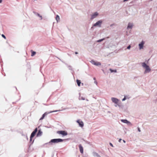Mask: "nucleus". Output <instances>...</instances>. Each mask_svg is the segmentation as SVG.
Instances as JSON below:
<instances>
[{"label": "nucleus", "instance_id": "obj_13", "mask_svg": "<svg viewBox=\"0 0 157 157\" xmlns=\"http://www.w3.org/2000/svg\"><path fill=\"white\" fill-rule=\"evenodd\" d=\"M133 26V24L131 23H128L127 29H132Z\"/></svg>", "mask_w": 157, "mask_h": 157}, {"label": "nucleus", "instance_id": "obj_38", "mask_svg": "<svg viewBox=\"0 0 157 157\" xmlns=\"http://www.w3.org/2000/svg\"><path fill=\"white\" fill-rule=\"evenodd\" d=\"M123 141L124 143H125L126 142L124 140H123Z\"/></svg>", "mask_w": 157, "mask_h": 157}, {"label": "nucleus", "instance_id": "obj_24", "mask_svg": "<svg viewBox=\"0 0 157 157\" xmlns=\"http://www.w3.org/2000/svg\"><path fill=\"white\" fill-rule=\"evenodd\" d=\"M105 40V38H103V39H100V40H98L97 42H101L102 41H103V40Z\"/></svg>", "mask_w": 157, "mask_h": 157}, {"label": "nucleus", "instance_id": "obj_42", "mask_svg": "<svg viewBox=\"0 0 157 157\" xmlns=\"http://www.w3.org/2000/svg\"><path fill=\"white\" fill-rule=\"evenodd\" d=\"M94 80H95V79H96V78H94Z\"/></svg>", "mask_w": 157, "mask_h": 157}, {"label": "nucleus", "instance_id": "obj_12", "mask_svg": "<svg viewBox=\"0 0 157 157\" xmlns=\"http://www.w3.org/2000/svg\"><path fill=\"white\" fill-rule=\"evenodd\" d=\"M37 128H36L34 131L32 133L30 136H31V138H33L35 135L37 131Z\"/></svg>", "mask_w": 157, "mask_h": 157}, {"label": "nucleus", "instance_id": "obj_30", "mask_svg": "<svg viewBox=\"0 0 157 157\" xmlns=\"http://www.w3.org/2000/svg\"><path fill=\"white\" fill-rule=\"evenodd\" d=\"M68 67L69 70H71V66H69Z\"/></svg>", "mask_w": 157, "mask_h": 157}, {"label": "nucleus", "instance_id": "obj_40", "mask_svg": "<svg viewBox=\"0 0 157 157\" xmlns=\"http://www.w3.org/2000/svg\"><path fill=\"white\" fill-rule=\"evenodd\" d=\"M86 100L87 101H89L87 99H86Z\"/></svg>", "mask_w": 157, "mask_h": 157}, {"label": "nucleus", "instance_id": "obj_6", "mask_svg": "<svg viewBox=\"0 0 157 157\" xmlns=\"http://www.w3.org/2000/svg\"><path fill=\"white\" fill-rule=\"evenodd\" d=\"M59 111L58 110H55L54 111H51L50 112L47 113V112H45V113L44 114H43L42 117L40 118V120H43L44 117L45 116L47 115L48 114L52 113L54 112H56L57 111Z\"/></svg>", "mask_w": 157, "mask_h": 157}, {"label": "nucleus", "instance_id": "obj_2", "mask_svg": "<svg viewBox=\"0 0 157 157\" xmlns=\"http://www.w3.org/2000/svg\"><path fill=\"white\" fill-rule=\"evenodd\" d=\"M141 65L143 68L145 69L144 73V74L150 72L151 71V69L149 66L147 65L145 63L143 62L142 63Z\"/></svg>", "mask_w": 157, "mask_h": 157}, {"label": "nucleus", "instance_id": "obj_5", "mask_svg": "<svg viewBox=\"0 0 157 157\" xmlns=\"http://www.w3.org/2000/svg\"><path fill=\"white\" fill-rule=\"evenodd\" d=\"M111 99L112 101L116 104H117L119 102V100L116 98L112 97Z\"/></svg>", "mask_w": 157, "mask_h": 157}, {"label": "nucleus", "instance_id": "obj_10", "mask_svg": "<svg viewBox=\"0 0 157 157\" xmlns=\"http://www.w3.org/2000/svg\"><path fill=\"white\" fill-rule=\"evenodd\" d=\"M76 122L78 123L79 126L81 127H82L84 126L83 122L80 120H78Z\"/></svg>", "mask_w": 157, "mask_h": 157}, {"label": "nucleus", "instance_id": "obj_43", "mask_svg": "<svg viewBox=\"0 0 157 157\" xmlns=\"http://www.w3.org/2000/svg\"><path fill=\"white\" fill-rule=\"evenodd\" d=\"M108 112L110 113V112L109 111H108Z\"/></svg>", "mask_w": 157, "mask_h": 157}, {"label": "nucleus", "instance_id": "obj_33", "mask_svg": "<svg viewBox=\"0 0 157 157\" xmlns=\"http://www.w3.org/2000/svg\"><path fill=\"white\" fill-rule=\"evenodd\" d=\"M122 139H120L119 140V142H121V140Z\"/></svg>", "mask_w": 157, "mask_h": 157}, {"label": "nucleus", "instance_id": "obj_8", "mask_svg": "<svg viewBox=\"0 0 157 157\" xmlns=\"http://www.w3.org/2000/svg\"><path fill=\"white\" fill-rule=\"evenodd\" d=\"M57 133L58 134H61L64 136H66L67 135V132L64 131H57Z\"/></svg>", "mask_w": 157, "mask_h": 157}, {"label": "nucleus", "instance_id": "obj_23", "mask_svg": "<svg viewBox=\"0 0 157 157\" xmlns=\"http://www.w3.org/2000/svg\"><path fill=\"white\" fill-rule=\"evenodd\" d=\"M109 70L111 73L113 72H116L117 71L116 70H113L111 68L109 69Z\"/></svg>", "mask_w": 157, "mask_h": 157}, {"label": "nucleus", "instance_id": "obj_26", "mask_svg": "<svg viewBox=\"0 0 157 157\" xmlns=\"http://www.w3.org/2000/svg\"><path fill=\"white\" fill-rule=\"evenodd\" d=\"M131 47V45H129V46H128L127 48V49H130V48Z\"/></svg>", "mask_w": 157, "mask_h": 157}, {"label": "nucleus", "instance_id": "obj_25", "mask_svg": "<svg viewBox=\"0 0 157 157\" xmlns=\"http://www.w3.org/2000/svg\"><path fill=\"white\" fill-rule=\"evenodd\" d=\"M127 98H128V97H126L125 96H124V98L122 99V101H124L125 100H126Z\"/></svg>", "mask_w": 157, "mask_h": 157}, {"label": "nucleus", "instance_id": "obj_11", "mask_svg": "<svg viewBox=\"0 0 157 157\" xmlns=\"http://www.w3.org/2000/svg\"><path fill=\"white\" fill-rule=\"evenodd\" d=\"M144 42L143 41H142L139 44V48L140 50H141L143 48L144 45Z\"/></svg>", "mask_w": 157, "mask_h": 157}, {"label": "nucleus", "instance_id": "obj_39", "mask_svg": "<svg viewBox=\"0 0 157 157\" xmlns=\"http://www.w3.org/2000/svg\"><path fill=\"white\" fill-rule=\"evenodd\" d=\"M2 2V0H0V3H1Z\"/></svg>", "mask_w": 157, "mask_h": 157}, {"label": "nucleus", "instance_id": "obj_19", "mask_svg": "<svg viewBox=\"0 0 157 157\" xmlns=\"http://www.w3.org/2000/svg\"><path fill=\"white\" fill-rule=\"evenodd\" d=\"M76 82L77 83L78 85V86H80V84L81 83L80 80L77 79L76 80Z\"/></svg>", "mask_w": 157, "mask_h": 157}, {"label": "nucleus", "instance_id": "obj_9", "mask_svg": "<svg viewBox=\"0 0 157 157\" xmlns=\"http://www.w3.org/2000/svg\"><path fill=\"white\" fill-rule=\"evenodd\" d=\"M90 62L93 64L95 66H98L101 65V63L99 62H96L93 60L90 61Z\"/></svg>", "mask_w": 157, "mask_h": 157}, {"label": "nucleus", "instance_id": "obj_32", "mask_svg": "<svg viewBox=\"0 0 157 157\" xmlns=\"http://www.w3.org/2000/svg\"><path fill=\"white\" fill-rule=\"evenodd\" d=\"M114 25V24H111L110 25V26L111 27H112Z\"/></svg>", "mask_w": 157, "mask_h": 157}, {"label": "nucleus", "instance_id": "obj_36", "mask_svg": "<svg viewBox=\"0 0 157 157\" xmlns=\"http://www.w3.org/2000/svg\"><path fill=\"white\" fill-rule=\"evenodd\" d=\"M115 106L116 107H117V106H118V105L117 104H116L115 105Z\"/></svg>", "mask_w": 157, "mask_h": 157}, {"label": "nucleus", "instance_id": "obj_7", "mask_svg": "<svg viewBox=\"0 0 157 157\" xmlns=\"http://www.w3.org/2000/svg\"><path fill=\"white\" fill-rule=\"evenodd\" d=\"M121 121L124 123L127 124L128 125L130 126H132V125L131 123L129 121H128L127 120L121 119Z\"/></svg>", "mask_w": 157, "mask_h": 157}, {"label": "nucleus", "instance_id": "obj_35", "mask_svg": "<svg viewBox=\"0 0 157 157\" xmlns=\"http://www.w3.org/2000/svg\"><path fill=\"white\" fill-rule=\"evenodd\" d=\"M94 83L95 84H97V82L96 81H95L94 82Z\"/></svg>", "mask_w": 157, "mask_h": 157}, {"label": "nucleus", "instance_id": "obj_28", "mask_svg": "<svg viewBox=\"0 0 157 157\" xmlns=\"http://www.w3.org/2000/svg\"><path fill=\"white\" fill-rule=\"evenodd\" d=\"M33 138H31V136H30V142H31L32 141Z\"/></svg>", "mask_w": 157, "mask_h": 157}, {"label": "nucleus", "instance_id": "obj_3", "mask_svg": "<svg viewBox=\"0 0 157 157\" xmlns=\"http://www.w3.org/2000/svg\"><path fill=\"white\" fill-rule=\"evenodd\" d=\"M102 22L103 21L101 20L98 21L93 25V26L91 27V28L92 29L94 27L99 28L101 27V26Z\"/></svg>", "mask_w": 157, "mask_h": 157}, {"label": "nucleus", "instance_id": "obj_37", "mask_svg": "<svg viewBox=\"0 0 157 157\" xmlns=\"http://www.w3.org/2000/svg\"><path fill=\"white\" fill-rule=\"evenodd\" d=\"M78 53L77 52H75V54H78Z\"/></svg>", "mask_w": 157, "mask_h": 157}, {"label": "nucleus", "instance_id": "obj_31", "mask_svg": "<svg viewBox=\"0 0 157 157\" xmlns=\"http://www.w3.org/2000/svg\"><path fill=\"white\" fill-rule=\"evenodd\" d=\"M138 130L139 132H141L140 129L139 128H138Z\"/></svg>", "mask_w": 157, "mask_h": 157}, {"label": "nucleus", "instance_id": "obj_22", "mask_svg": "<svg viewBox=\"0 0 157 157\" xmlns=\"http://www.w3.org/2000/svg\"><path fill=\"white\" fill-rule=\"evenodd\" d=\"M79 100H85V99L83 97H82L80 95L79 97Z\"/></svg>", "mask_w": 157, "mask_h": 157}, {"label": "nucleus", "instance_id": "obj_18", "mask_svg": "<svg viewBox=\"0 0 157 157\" xmlns=\"http://www.w3.org/2000/svg\"><path fill=\"white\" fill-rule=\"evenodd\" d=\"M93 155L95 157H101L96 152H94Z\"/></svg>", "mask_w": 157, "mask_h": 157}, {"label": "nucleus", "instance_id": "obj_29", "mask_svg": "<svg viewBox=\"0 0 157 157\" xmlns=\"http://www.w3.org/2000/svg\"><path fill=\"white\" fill-rule=\"evenodd\" d=\"M109 145H110L112 147H113V144H112L111 143H109Z\"/></svg>", "mask_w": 157, "mask_h": 157}, {"label": "nucleus", "instance_id": "obj_20", "mask_svg": "<svg viewBox=\"0 0 157 157\" xmlns=\"http://www.w3.org/2000/svg\"><path fill=\"white\" fill-rule=\"evenodd\" d=\"M31 56H34L36 54V52H34V51H33L32 50H31Z\"/></svg>", "mask_w": 157, "mask_h": 157}, {"label": "nucleus", "instance_id": "obj_17", "mask_svg": "<svg viewBox=\"0 0 157 157\" xmlns=\"http://www.w3.org/2000/svg\"><path fill=\"white\" fill-rule=\"evenodd\" d=\"M33 13L35 14L36 15V16H38L39 17H40V20H42V16L40 15V14L38 13H36V12H33Z\"/></svg>", "mask_w": 157, "mask_h": 157}, {"label": "nucleus", "instance_id": "obj_4", "mask_svg": "<svg viewBox=\"0 0 157 157\" xmlns=\"http://www.w3.org/2000/svg\"><path fill=\"white\" fill-rule=\"evenodd\" d=\"M99 14L97 12H95L91 15L90 20H92L96 18L98 15Z\"/></svg>", "mask_w": 157, "mask_h": 157}, {"label": "nucleus", "instance_id": "obj_27", "mask_svg": "<svg viewBox=\"0 0 157 157\" xmlns=\"http://www.w3.org/2000/svg\"><path fill=\"white\" fill-rule=\"evenodd\" d=\"M2 36L5 39H6V37L4 35V34H2Z\"/></svg>", "mask_w": 157, "mask_h": 157}, {"label": "nucleus", "instance_id": "obj_16", "mask_svg": "<svg viewBox=\"0 0 157 157\" xmlns=\"http://www.w3.org/2000/svg\"><path fill=\"white\" fill-rule=\"evenodd\" d=\"M117 105L120 108H123L124 107L123 105L122 104L121 101H120V102Z\"/></svg>", "mask_w": 157, "mask_h": 157}, {"label": "nucleus", "instance_id": "obj_21", "mask_svg": "<svg viewBox=\"0 0 157 157\" xmlns=\"http://www.w3.org/2000/svg\"><path fill=\"white\" fill-rule=\"evenodd\" d=\"M56 19L57 22L59 20V16L58 15H56Z\"/></svg>", "mask_w": 157, "mask_h": 157}, {"label": "nucleus", "instance_id": "obj_15", "mask_svg": "<svg viewBox=\"0 0 157 157\" xmlns=\"http://www.w3.org/2000/svg\"><path fill=\"white\" fill-rule=\"evenodd\" d=\"M79 147L80 152L81 153H83V148L81 144L79 145Z\"/></svg>", "mask_w": 157, "mask_h": 157}, {"label": "nucleus", "instance_id": "obj_1", "mask_svg": "<svg viewBox=\"0 0 157 157\" xmlns=\"http://www.w3.org/2000/svg\"><path fill=\"white\" fill-rule=\"evenodd\" d=\"M64 140L60 138L52 139L51 140L48 142L44 144V145H48V146H52L53 145V144H56L59 142H62Z\"/></svg>", "mask_w": 157, "mask_h": 157}, {"label": "nucleus", "instance_id": "obj_41", "mask_svg": "<svg viewBox=\"0 0 157 157\" xmlns=\"http://www.w3.org/2000/svg\"><path fill=\"white\" fill-rule=\"evenodd\" d=\"M111 46L110 45H109V46H108V48H109L110 47H111Z\"/></svg>", "mask_w": 157, "mask_h": 157}, {"label": "nucleus", "instance_id": "obj_14", "mask_svg": "<svg viewBox=\"0 0 157 157\" xmlns=\"http://www.w3.org/2000/svg\"><path fill=\"white\" fill-rule=\"evenodd\" d=\"M42 134V132L41 131V130L40 129L38 130V132L37 134V136H41Z\"/></svg>", "mask_w": 157, "mask_h": 157}, {"label": "nucleus", "instance_id": "obj_34", "mask_svg": "<svg viewBox=\"0 0 157 157\" xmlns=\"http://www.w3.org/2000/svg\"><path fill=\"white\" fill-rule=\"evenodd\" d=\"M128 0H123V2H126V1H128Z\"/></svg>", "mask_w": 157, "mask_h": 157}]
</instances>
